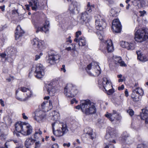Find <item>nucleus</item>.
Wrapping results in <instances>:
<instances>
[{
    "mask_svg": "<svg viewBox=\"0 0 148 148\" xmlns=\"http://www.w3.org/2000/svg\"><path fill=\"white\" fill-rule=\"evenodd\" d=\"M42 134V132L40 130V129L35 131L34 135V138L36 140L41 137V135Z\"/></svg>",
    "mask_w": 148,
    "mask_h": 148,
    "instance_id": "obj_30",
    "label": "nucleus"
},
{
    "mask_svg": "<svg viewBox=\"0 0 148 148\" xmlns=\"http://www.w3.org/2000/svg\"><path fill=\"white\" fill-rule=\"evenodd\" d=\"M81 34V32L80 31H78L76 33V37L78 38L79 36Z\"/></svg>",
    "mask_w": 148,
    "mask_h": 148,
    "instance_id": "obj_51",
    "label": "nucleus"
},
{
    "mask_svg": "<svg viewBox=\"0 0 148 148\" xmlns=\"http://www.w3.org/2000/svg\"><path fill=\"white\" fill-rule=\"evenodd\" d=\"M95 28L97 30H102L106 26V24L105 20L101 19H96L95 20Z\"/></svg>",
    "mask_w": 148,
    "mask_h": 148,
    "instance_id": "obj_12",
    "label": "nucleus"
},
{
    "mask_svg": "<svg viewBox=\"0 0 148 148\" xmlns=\"http://www.w3.org/2000/svg\"><path fill=\"white\" fill-rule=\"evenodd\" d=\"M110 12V15L113 17H115L117 16L119 13L118 9L115 8H112Z\"/></svg>",
    "mask_w": 148,
    "mask_h": 148,
    "instance_id": "obj_34",
    "label": "nucleus"
},
{
    "mask_svg": "<svg viewBox=\"0 0 148 148\" xmlns=\"http://www.w3.org/2000/svg\"><path fill=\"white\" fill-rule=\"evenodd\" d=\"M5 6L3 5L2 6H1L0 7V8L1 10L2 11H4L5 10Z\"/></svg>",
    "mask_w": 148,
    "mask_h": 148,
    "instance_id": "obj_62",
    "label": "nucleus"
},
{
    "mask_svg": "<svg viewBox=\"0 0 148 148\" xmlns=\"http://www.w3.org/2000/svg\"><path fill=\"white\" fill-rule=\"evenodd\" d=\"M94 8V5H90V2H88L86 8V11L85 12H86L89 14V13L91 12L92 10Z\"/></svg>",
    "mask_w": 148,
    "mask_h": 148,
    "instance_id": "obj_32",
    "label": "nucleus"
},
{
    "mask_svg": "<svg viewBox=\"0 0 148 148\" xmlns=\"http://www.w3.org/2000/svg\"><path fill=\"white\" fill-rule=\"evenodd\" d=\"M23 118L24 119H27L28 117L26 116L25 115V114L24 113H23L22 114Z\"/></svg>",
    "mask_w": 148,
    "mask_h": 148,
    "instance_id": "obj_55",
    "label": "nucleus"
},
{
    "mask_svg": "<svg viewBox=\"0 0 148 148\" xmlns=\"http://www.w3.org/2000/svg\"><path fill=\"white\" fill-rule=\"evenodd\" d=\"M51 148H59V146L57 144H54L52 145Z\"/></svg>",
    "mask_w": 148,
    "mask_h": 148,
    "instance_id": "obj_53",
    "label": "nucleus"
},
{
    "mask_svg": "<svg viewBox=\"0 0 148 148\" xmlns=\"http://www.w3.org/2000/svg\"><path fill=\"white\" fill-rule=\"evenodd\" d=\"M16 99L18 100L19 101H25L27 100L28 99V98L27 97H26L25 99H22L21 98H20L19 97H16Z\"/></svg>",
    "mask_w": 148,
    "mask_h": 148,
    "instance_id": "obj_47",
    "label": "nucleus"
},
{
    "mask_svg": "<svg viewBox=\"0 0 148 148\" xmlns=\"http://www.w3.org/2000/svg\"><path fill=\"white\" fill-rule=\"evenodd\" d=\"M26 123L21 122H18L15 124V128L17 132H21L22 134L25 133L24 129L26 128Z\"/></svg>",
    "mask_w": 148,
    "mask_h": 148,
    "instance_id": "obj_13",
    "label": "nucleus"
},
{
    "mask_svg": "<svg viewBox=\"0 0 148 148\" xmlns=\"http://www.w3.org/2000/svg\"><path fill=\"white\" fill-rule=\"evenodd\" d=\"M55 123V122L52 123V126L53 133L56 136L58 137L62 136L68 132L69 130L67 125L66 124H62L61 127H60L59 129L55 131L54 127Z\"/></svg>",
    "mask_w": 148,
    "mask_h": 148,
    "instance_id": "obj_4",
    "label": "nucleus"
},
{
    "mask_svg": "<svg viewBox=\"0 0 148 148\" xmlns=\"http://www.w3.org/2000/svg\"><path fill=\"white\" fill-rule=\"evenodd\" d=\"M29 3V5H25L26 10H29V6H32V10L35 11H36L38 9V6L39 5V3L38 0H28V1Z\"/></svg>",
    "mask_w": 148,
    "mask_h": 148,
    "instance_id": "obj_14",
    "label": "nucleus"
},
{
    "mask_svg": "<svg viewBox=\"0 0 148 148\" xmlns=\"http://www.w3.org/2000/svg\"><path fill=\"white\" fill-rule=\"evenodd\" d=\"M78 4L76 2H73L70 5L69 10L70 12L72 14L75 13V10H77V8L78 6Z\"/></svg>",
    "mask_w": 148,
    "mask_h": 148,
    "instance_id": "obj_26",
    "label": "nucleus"
},
{
    "mask_svg": "<svg viewBox=\"0 0 148 148\" xmlns=\"http://www.w3.org/2000/svg\"><path fill=\"white\" fill-rule=\"evenodd\" d=\"M41 143L39 141H36L35 143V147L32 148H39L40 147Z\"/></svg>",
    "mask_w": 148,
    "mask_h": 148,
    "instance_id": "obj_43",
    "label": "nucleus"
},
{
    "mask_svg": "<svg viewBox=\"0 0 148 148\" xmlns=\"http://www.w3.org/2000/svg\"><path fill=\"white\" fill-rule=\"evenodd\" d=\"M60 70L61 71H63L64 73H65L66 71V70L65 69V65L64 64H63L62 66V67L60 69Z\"/></svg>",
    "mask_w": 148,
    "mask_h": 148,
    "instance_id": "obj_49",
    "label": "nucleus"
},
{
    "mask_svg": "<svg viewBox=\"0 0 148 148\" xmlns=\"http://www.w3.org/2000/svg\"><path fill=\"white\" fill-rule=\"evenodd\" d=\"M134 44L132 43L129 44L128 43V45H127V49L129 50H132L134 48Z\"/></svg>",
    "mask_w": 148,
    "mask_h": 148,
    "instance_id": "obj_40",
    "label": "nucleus"
},
{
    "mask_svg": "<svg viewBox=\"0 0 148 148\" xmlns=\"http://www.w3.org/2000/svg\"><path fill=\"white\" fill-rule=\"evenodd\" d=\"M128 45V43L125 41L121 42V46L123 48H127V45Z\"/></svg>",
    "mask_w": 148,
    "mask_h": 148,
    "instance_id": "obj_41",
    "label": "nucleus"
},
{
    "mask_svg": "<svg viewBox=\"0 0 148 148\" xmlns=\"http://www.w3.org/2000/svg\"><path fill=\"white\" fill-rule=\"evenodd\" d=\"M74 87L72 84H67L64 90V93L65 95L69 97H73L76 93L74 92H71V91L74 90Z\"/></svg>",
    "mask_w": 148,
    "mask_h": 148,
    "instance_id": "obj_8",
    "label": "nucleus"
},
{
    "mask_svg": "<svg viewBox=\"0 0 148 148\" xmlns=\"http://www.w3.org/2000/svg\"><path fill=\"white\" fill-rule=\"evenodd\" d=\"M104 46L108 53L112 52L114 50L112 41L111 40H108L106 41Z\"/></svg>",
    "mask_w": 148,
    "mask_h": 148,
    "instance_id": "obj_17",
    "label": "nucleus"
},
{
    "mask_svg": "<svg viewBox=\"0 0 148 148\" xmlns=\"http://www.w3.org/2000/svg\"><path fill=\"white\" fill-rule=\"evenodd\" d=\"M121 66L126 67L127 66V64L123 61H121Z\"/></svg>",
    "mask_w": 148,
    "mask_h": 148,
    "instance_id": "obj_54",
    "label": "nucleus"
},
{
    "mask_svg": "<svg viewBox=\"0 0 148 148\" xmlns=\"http://www.w3.org/2000/svg\"><path fill=\"white\" fill-rule=\"evenodd\" d=\"M24 33V31L21 29L20 25H18L15 32V38L16 40L19 39Z\"/></svg>",
    "mask_w": 148,
    "mask_h": 148,
    "instance_id": "obj_21",
    "label": "nucleus"
},
{
    "mask_svg": "<svg viewBox=\"0 0 148 148\" xmlns=\"http://www.w3.org/2000/svg\"><path fill=\"white\" fill-rule=\"evenodd\" d=\"M40 58V55H36L35 56V60H37L38 59Z\"/></svg>",
    "mask_w": 148,
    "mask_h": 148,
    "instance_id": "obj_63",
    "label": "nucleus"
},
{
    "mask_svg": "<svg viewBox=\"0 0 148 148\" xmlns=\"http://www.w3.org/2000/svg\"><path fill=\"white\" fill-rule=\"evenodd\" d=\"M35 77L40 79L42 77L45 75L44 69L42 65L40 63L37 64L35 71Z\"/></svg>",
    "mask_w": 148,
    "mask_h": 148,
    "instance_id": "obj_7",
    "label": "nucleus"
},
{
    "mask_svg": "<svg viewBox=\"0 0 148 148\" xmlns=\"http://www.w3.org/2000/svg\"><path fill=\"white\" fill-rule=\"evenodd\" d=\"M33 49L36 51H39L42 49L44 42L43 41L39 40L37 38L34 39L32 41Z\"/></svg>",
    "mask_w": 148,
    "mask_h": 148,
    "instance_id": "obj_9",
    "label": "nucleus"
},
{
    "mask_svg": "<svg viewBox=\"0 0 148 148\" xmlns=\"http://www.w3.org/2000/svg\"><path fill=\"white\" fill-rule=\"evenodd\" d=\"M135 39L138 42H142L148 39V29L144 28L138 29L136 27Z\"/></svg>",
    "mask_w": 148,
    "mask_h": 148,
    "instance_id": "obj_2",
    "label": "nucleus"
},
{
    "mask_svg": "<svg viewBox=\"0 0 148 148\" xmlns=\"http://www.w3.org/2000/svg\"><path fill=\"white\" fill-rule=\"evenodd\" d=\"M131 140V138L130 136L126 132H124L123 133L122 139L121 140V143L122 142L124 144H128Z\"/></svg>",
    "mask_w": 148,
    "mask_h": 148,
    "instance_id": "obj_16",
    "label": "nucleus"
},
{
    "mask_svg": "<svg viewBox=\"0 0 148 148\" xmlns=\"http://www.w3.org/2000/svg\"><path fill=\"white\" fill-rule=\"evenodd\" d=\"M74 102H75L77 103V101H76V99L75 98L73 99L71 101V104H73Z\"/></svg>",
    "mask_w": 148,
    "mask_h": 148,
    "instance_id": "obj_60",
    "label": "nucleus"
},
{
    "mask_svg": "<svg viewBox=\"0 0 148 148\" xmlns=\"http://www.w3.org/2000/svg\"><path fill=\"white\" fill-rule=\"evenodd\" d=\"M116 132L114 129L110 128L109 129L105 136V138L108 140L109 142H112L115 143L116 141L114 138L116 137Z\"/></svg>",
    "mask_w": 148,
    "mask_h": 148,
    "instance_id": "obj_6",
    "label": "nucleus"
},
{
    "mask_svg": "<svg viewBox=\"0 0 148 148\" xmlns=\"http://www.w3.org/2000/svg\"><path fill=\"white\" fill-rule=\"evenodd\" d=\"M79 45L80 46H84L86 45V40L85 38L83 37H80L78 40Z\"/></svg>",
    "mask_w": 148,
    "mask_h": 148,
    "instance_id": "obj_36",
    "label": "nucleus"
},
{
    "mask_svg": "<svg viewBox=\"0 0 148 148\" xmlns=\"http://www.w3.org/2000/svg\"><path fill=\"white\" fill-rule=\"evenodd\" d=\"M19 89L20 90L23 92L28 91L29 93V95H28L27 94V97H28V98H29L32 95V92L31 91H30L29 90V89L28 88H27L24 87H21L20 88H19Z\"/></svg>",
    "mask_w": 148,
    "mask_h": 148,
    "instance_id": "obj_33",
    "label": "nucleus"
},
{
    "mask_svg": "<svg viewBox=\"0 0 148 148\" xmlns=\"http://www.w3.org/2000/svg\"><path fill=\"white\" fill-rule=\"evenodd\" d=\"M137 148H148L147 146L145 144H140L138 145Z\"/></svg>",
    "mask_w": 148,
    "mask_h": 148,
    "instance_id": "obj_44",
    "label": "nucleus"
},
{
    "mask_svg": "<svg viewBox=\"0 0 148 148\" xmlns=\"http://www.w3.org/2000/svg\"><path fill=\"white\" fill-rule=\"evenodd\" d=\"M137 55V58L140 61L143 62H145L148 61V54L146 55L142 54L139 51H136Z\"/></svg>",
    "mask_w": 148,
    "mask_h": 148,
    "instance_id": "obj_20",
    "label": "nucleus"
},
{
    "mask_svg": "<svg viewBox=\"0 0 148 148\" xmlns=\"http://www.w3.org/2000/svg\"><path fill=\"white\" fill-rule=\"evenodd\" d=\"M35 141L36 140L33 139L32 137L27 138L25 142V146L27 148H32V146Z\"/></svg>",
    "mask_w": 148,
    "mask_h": 148,
    "instance_id": "obj_23",
    "label": "nucleus"
},
{
    "mask_svg": "<svg viewBox=\"0 0 148 148\" xmlns=\"http://www.w3.org/2000/svg\"><path fill=\"white\" fill-rule=\"evenodd\" d=\"M148 117V108L142 110V113L140 114V118L142 119L146 120Z\"/></svg>",
    "mask_w": 148,
    "mask_h": 148,
    "instance_id": "obj_28",
    "label": "nucleus"
},
{
    "mask_svg": "<svg viewBox=\"0 0 148 148\" xmlns=\"http://www.w3.org/2000/svg\"><path fill=\"white\" fill-rule=\"evenodd\" d=\"M113 59L114 60V62L116 64H118L119 65L120 64V57H118L116 56H113Z\"/></svg>",
    "mask_w": 148,
    "mask_h": 148,
    "instance_id": "obj_38",
    "label": "nucleus"
},
{
    "mask_svg": "<svg viewBox=\"0 0 148 148\" xmlns=\"http://www.w3.org/2000/svg\"><path fill=\"white\" fill-rule=\"evenodd\" d=\"M0 103L2 106L4 107L5 106L4 102L2 99H0Z\"/></svg>",
    "mask_w": 148,
    "mask_h": 148,
    "instance_id": "obj_58",
    "label": "nucleus"
},
{
    "mask_svg": "<svg viewBox=\"0 0 148 148\" xmlns=\"http://www.w3.org/2000/svg\"><path fill=\"white\" fill-rule=\"evenodd\" d=\"M103 81L102 84L103 87L106 91L107 89H108L107 87L109 88H111L112 87L111 83L110 81L106 77H104L103 78Z\"/></svg>",
    "mask_w": 148,
    "mask_h": 148,
    "instance_id": "obj_22",
    "label": "nucleus"
},
{
    "mask_svg": "<svg viewBox=\"0 0 148 148\" xmlns=\"http://www.w3.org/2000/svg\"><path fill=\"white\" fill-rule=\"evenodd\" d=\"M45 117V113L42 111H36L34 119L38 122L42 121Z\"/></svg>",
    "mask_w": 148,
    "mask_h": 148,
    "instance_id": "obj_19",
    "label": "nucleus"
},
{
    "mask_svg": "<svg viewBox=\"0 0 148 148\" xmlns=\"http://www.w3.org/2000/svg\"><path fill=\"white\" fill-rule=\"evenodd\" d=\"M46 103V102H44L42 103L41 107L42 109H44L45 108V105Z\"/></svg>",
    "mask_w": 148,
    "mask_h": 148,
    "instance_id": "obj_57",
    "label": "nucleus"
},
{
    "mask_svg": "<svg viewBox=\"0 0 148 148\" xmlns=\"http://www.w3.org/2000/svg\"><path fill=\"white\" fill-rule=\"evenodd\" d=\"M89 19V14L86 12H82L81 15L80 20V22L82 24L86 23L88 21Z\"/></svg>",
    "mask_w": 148,
    "mask_h": 148,
    "instance_id": "obj_25",
    "label": "nucleus"
},
{
    "mask_svg": "<svg viewBox=\"0 0 148 148\" xmlns=\"http://www.w3.org/2000/svg\"><path fill=\"white\" fill-rule=\"evenodd\" d=\"M6 56V54L4 53H0V56L3 58H5Z\"/></svg>",
    "mask_w": 148,
    "mask_h": 148,
    "instance_id": "obj_50",
    "label": "nucleus"
},
{
    "mask_svg": "<svg viewBox=\"0 0 148 148\" xmlns=\"http://www.w3.org/2000/svg\"><path fill=\"white\" fill-rule=\"evenodd\" d=\"M107 88H108V89H107V88H106V89H107L106 91H108L110 93H112L113 92L112 90H111V89H109L110 88H109V87H107Z\"/></svg>",
    "mask_w": 148,
    "mask_h": 148,
    "instance_id": "obj_61",
    "label": "nucleus"
},
{
    "mask_svg": "<svg viewBox=\"0 0 148 148\" xmlns=\"http://www.w3.org/2000/svg\"><path fill=\"white\" fill-rule=\"evenodd\" d=\"M127 112L128 113L129 115L132 116L134 115V112L133 110L132 109H129L127 111Z\"/></svg>",
    "mask_w": 148,
    "mask_h": 148,
    "instance_id": "obj_46",
    "label": "nucleus"
},
{
    "mask_svg": "<svg viewBox=\"0 0 148 148\" xmlns=\"http://www.w3.org/2000/svg\"><path fill=\"white\" fill-rule=\"evenodd\" d=\"M76 108H80L82 112L86 115L95 114L96 112L94 103L88 99L81 100L80 105L76 106Z\"/></svg>",
    "mask_w": 148,
    "mask_h": 148,
    "instance_id": "obj_1",
    "label": "nucleus"
},
{
    "mask_svg": "<svg viewBox=\"0 0 148 148\" xmlns=\"http://www.w3.org/2000/svg\"><path fill=\"white\" fill-rule=\"evenodd\" d=\"M138 2H139L137 3V5L139 7V4L140 5V7H144L145 4V2L144 0H136Z\"/></svg>",
    "mask_w": 148,
    "mask_h": 148,
    "instance_id": "obj_39",
    "label": "nucleus"
},
{
    "mask_svg": "<svg viewBox=\"0 0 148 148\" xmlns=\"http://www.w3.org/2000/svg\"><path fill=\"white\" fill-rule=\"evenodd\" d=\"M108 2L109 5L110 6L112 5L114 3V2L113 0H107Z\"/></svg>",
    "mask_w": 148,
    "mask_h": 148,
    "instance_id": "obj_48",
    "label": "nucleus"
},
{
    "mask_svg": "<svg viewBox=\"0 0 148 148\" xmlns=\"http://www.w3.org/2000/svg\"><path fill=\"white\" fill-rule=\"evenodd\" d=\"M134 92H132L131 95V97L133 99V101H138L141 99V96L142 95H138L137 94V95H135Z\"/></svg>",
    "mask_w": 148,
    "mask_h": 148,
    "instance_id": "obj_29",
    "label": "nucleus"
},
{
    "mask_svg": "<svg viewBox=\"0 0 148 148\" xmlns=\"http://www.w3.org/2000/svg\"><path fill=\"white\" fill-rule=\"evenodd\" d=\"M60 58V57L58 54L56 53L49 54L47 61V63L51 64H53L55 63V62L59 60Z\"/></svg>",
    "mask_w": 148,
    "mask_h": 148,
    "instance_id": "obj_11",
    "label": "nucleus"
},
{
    "mask_svg": "<svg viewBox=\"0 0 148 148\" xmlns=\"http://www.w3.org/2000/svg\"><path fill=\"white\" fill-rule=\"evenodd\" d=\"M84 133L86 134V136H88L92 140L95 137L96 135L95 132H93L91 128L87 127L84 130Z\"/></svg>",
    "mask_w": 148,
    "mask_h": 148,
    "instance_id": "obj_18",
    "label": "nucleus"
},
{
    "mask_svg": "<svg viewBox=\"0 0 148 148\" xmlns=\"http://www.w3.org/2000/svg\"><path fill=\"white\" fill-rule=\"evenodd\" d=\"M8 49L9 50V53L11 55H14L16 52V49L15 47L8 48Z\"/></svg>",
    "mask_w": 148,
    "mask_h": 148,
    "instance_id": "obj_37",
    "label": "nucleus"
},
{
    "mask_svg": "<svg viewBox=\"0 0 148 148\" xmlns=\"http://www.w3.org/2000/svg\"><path fill=\"white\" fill-rule=\"evenodd\" d=\"M139 13H140V16H143L146 14V12L145 10H144L143 11H140Z\"/></svg>",
    "mask_w": 148,
    "mask_h": 148,
    "instance_id": "obj_45",
    "label": "nucleus"
},
{
    "mask_svg": "<svg viewBox=\"0 0 148 148\" xmlns=\"http://www.w3.org/2000/svg\"><path fill=\"white\" fill-rule=\"evenodd\" d=\"M26 128L24 129L25 133L24 135H30L32 132V127L28 123H26Z\"/></svg>",
    "mask_w": 148,
    "mask_h": 148,
    "instance_id": "obj_27",
    "label": "nucleus"
},
{
    "mask_svg": "<svg viewBox=\"0 0 148 148\" xmlns=\"http://www.w3.org/2000/svg\"><path fill=\"white\" fill-rule=\"evenodd\" d=\"M134 92L136 93V95H137V94L140 95H143L144 93L143 90L139 87L136 88L135 89L133 90L132 92Z\"/></svg>",
    "mask_w": 148,
    "mask_h": 148,
    "instance_id": "obj_31",
    "label": "nucleus"
},
{
    "mask_svg": "<svg viewBox=\"0 0 148 148\" xmlns=\"http://www.w3.org/2000/svg\"><path fill=\"white\" fill-rule=\"evenodd\" d=\"M49 22H46L44 26L42 27H39L38 26L35 27L36 29V33H38L39 31L44 32L46 33L49 30Z\"/></svg>",
    "mask_w": 148,
    "mask_h": 148,
    "instance_id": "obj_15",
    "label": "nucleus"
},
{
    "mask_svg": "<svg viewBox=\"0 0 148 148\" xmlns=\"http://www.w3.org/2000/svg\"><path fill=\"white\" fill-rule=\"evenodd\" d=\"M52 115V119L54 121H57L59 118V114L55 111L51 112Z\"/></svg>",
    "mask_w": 148,
    "mask_h": 148,
    "instance_id": "obj_35",
    "label": "nucleus"
},
{
    "mask_svg": "<svg viewBox=\"0 0 148 148\" xmlns=\"http://www.w3.org/2000/svg\"><path fill=\"white\" fill-rule=\"evenodd\" d=\"M91 69V71L93 72L92 75L95 76H98L101 73L100 68L97 63L92 62L87 66L86 70L87 73L90 75H92L89 70Z\"/></svg>",
    "mask_w": 148,
    "mask_h": 148,
    "instance_id": "obj_3",
    "label": "nucleus"
},
{
    "mask_svg": "<svg viewBox=\"0 0 148 148\" xmlns=\"http://www.w3.org/2000/svg\"><path fill=\"white\" fill-rule=\"evenodd\" d=\"M23 145L21 143L18 144V145H16V148H22Z\"/></svg>",
    "mask_w": 148,
    "mask_h": 148,
    "instance_id": "obj_56",
    "label": "nucleus"
},
{
    "mask_svg": "<svg viewBox=\"0 0 148 148\" xmlns=\"http://www.w3.org/2000/svg\"><path fill=\"white\" fill-rule=\"evenodd\" d=\"M120 112L119 110H113L112 113H109L107 112V114H105V116L109 119L110 121L112 122L114 119H116L117 121L119 120L120 119Z\"/></svg>",
    "mask_w": 148,
    "mask_h": 148,
    "instance_id": "obj_5",
    "label": "nucleus"
},
{
    "mask_svg": "<svg viewBox=\"0 0 148 148\" xmlns=\"http://www.w3.org/2000/svg\"><path fill=\"white\" fill-rule=\"evenodd\" d=\"M20 133H21V132H18L15 131H14V135H16V136L17 137H19L20 136Z\"/></svg>",
    "mask_w": 148,
    "mask_h": 148,
    "instance_id": "obj_52",
    "label": "nucleus"
},
{
    "mask_svg": "<svg viewBox=\"0 0 148 148\" xmlns=\"http://www.w3.org/2000/svg\"><path fill=\"white\" fill-rule=\"evenodd\" d=\"M125 95L126 97H127L128 95V92L127 89H126L125 92Z\"/></svg>",
    "mask_w": 148,
    "mask_h": 148,
    "instance_id": "obj_64",
    "label": "nucleus"
},
{
    "mask_svg": "<svg viewBox=\"0 0 148 148\" xmlns=\"http://www.w3.org/2000/svg\"><path fill=\"white\" fill-rule=\"evenodd\" d=\"M46 90L47 93L51 96L54 95L56 92L55 89L51 84H48L46 85Z\"/></svg>",
    "mask_w": 148,
    "mask_h": 148,
    "instance_id": "obj_24",
    "label": "nucleus"
},
{
    "mask_svg": "<svg viewBox=\"0 0 148 148\" xmlns=\"http://www.w3.org/2000/svg\"><path fill=\"white\" fill-rule=\"evenodd\" d=\"M112 29L114 32L119 33L120 32V22L119 19L116 18L113 21Z\"/></svg>",
    "mask_w": 148,
    "mask_h": 148,
    "instance_id": "obj_10",
    "label": "nucleus"
},
{
    "mask_svg": "<svg viewBox=\"0 0 148 148\" xmlns=\"http://www.w3.org/2000/svg\"><path fill=\"white\" fill-rule=\"evenodd\" d=\"M111 143L109 142L106 143V144L104 148H114L113 145Z\"/></svg>",
    "mask_w": 148,
    "mask_h": 148,
    "instance_id": "obj_42",
    "label": "nucleus"
},
{
    "mask_svg": "<svg viewBox=\"0 0 148 148\" xmlns=\"http://www.w3.org/2000/svg\"><path fill=\"white\" fill-rule=\"evenodd\" d=\"M63 146L64 147L65 146H66L68 147H69L70 146V143H64L63 144Z\"/></svg>",
    "mask_w": 148,
    "mask_h": 148,
    "instance_id": "obj_59",
    "label": "nucleus"
}]
</instances>
